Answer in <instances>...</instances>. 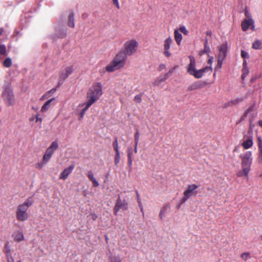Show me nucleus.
<instances>
[{
  "mask_svg": "<svg viewBox=\"0 0 262 262\" xmlns=\"http://www.w3.org/2000/svg\"><path fill=\"white\" fill-rule=\"evenodd\" d=\"M167 210V207L164 206L162 208V209L161 210L160 213H159V217L161 219V220H162L163 217L164 216V214Z\"/></svg>",
  "mask_w": 262,
  "mask_h": 262,
  "instance_id": "33",
  "label": "nucleus"
},
{
  "mask_svg": "<svg viewBox=\"0 0 262 262\" xmlns=\"http://www.w3.org/2000/svg\"><path fill=\"white\" fill-rule=\"evenodd\" d=\"M127 203L125 200H121L119 199L114 207L115 214H117V212L120 210H125L127 209Z\"/></svg>",
  "mask_w": 262,
  "mask_h": 262,
  "instance_id": "12",
  "label": "nucleus"
},
{
  "mask_svg": "<svg viewBox=\"0 0 262 262\" xmlns=\"http://www.w3.org/2000/svg\"><path fill=\"white\" fill-rule=\"evenodd\" d=\"M3 32V29L0 28V35L2 34Z\"/></svg>",
  "mask_w": 262,
  "mask_h": 262,
  "instance_id": "57",
  "label": "nucleus"
},
{
  "mask_svg": "<svg viewBox=\"0 0 262 262\" xmlns=\"http://www.w3.org/2000/svg\"><path fill=\"white\" fill-rule=\"evenodd\" d=\"M260 238L262 239V235H260Z\"/></svg>",
  "mask_w": 262,
  "mask_h": 262,
  "instance_id": "63",
  "label": "nucleus"
},
{
  "mask_svg": "<svg viewBox=\"0 0 262 262\" xmlns=\"http://www.w3.org/2000/svg\"><path fill=\"white\" fill-rule=\"evenodd\" d=\"M113 4L116 6V7L119 9H120V5L119 4L118 0H113Z\"/></svg>",
  "mask_w": 262,
  "mask_h": 262,
  "instance_id": "48",
  "label": "nucleus"
},
{
  "mask_svg": "<svg viewBox=\"0 0 262 262\" xmlns=\"http://www.w3.org/2000/svg\"><path fill=\"white\" fill-rule=\"evenodd\" d=\"M204 53H205L204 52H203V51H201L199 53V54L200 56L202 55Z\"/></svg>",
  "mask_w": 262,
  "mask_h": 262,
  "instance_id": "54",
  "label": "nucleus"
},
{
  "mask_svg": "<svg viewBox=\"0 0 262 262\" xmlns=\"http://www.w3.org/2000/svg\"><path fill=\"white\" fill-rule=\"evenodd\" d=\"M210 51V49L209 47V46L207 45V41L206 42L205 46H204V49L203 50V52L205 53H208Z\"/></svg>",
  "mask_w": 262,
  "mask_h": 262,
  "instance_id": "42",
  "label": "nucleus"
},
{
  "mask_svg": "<svg viewBox=\"0 0 262 262\" xmlns=\"http://www.w3.org/2000/svg\"><path fill=\"white\" fill-rule=\"evenodd\" d=\"M65 35H66V33H64V34L62 36H61V37H62L64 36Z\"/></svg>",
  "mask_w": 262,
  "mask_h": 262,
  "instance_id": "59",
  "label": "nucleus"
},
{
  "mask_svg": "<svg viewBox=\"0 0 262 262\" xmlns=\"http://www.w3.org/2000/svg\"><path fill=\"white\" fill-rule=\"evenodd\" d=\"M126 57L122 52H119L113 59L105 67V70L113 72L123 68L126 63Z\"/></svg>",
  "mask_w": 262,
  "mask_h": 262,
  "instance_id": "4",
  "label": "nucleus"
},
{
  "mask_svg": "<svg viewBox=\"0 0 262 262\" xmlns=\"http://www.w3.org/2000/svg\"><path fill=\"white\" fill-rule=\"evenodd\" d=\"M0 54L3 55H6V49L4 45H0Z\"/></svg>",
  "mask_w": 262,
  "mask_h": 262,
  "instance_id": "38",
  "label": "nucleus"
},
{
  "mask_svg": "<svg viewBox=\"0 0 262 262\" xmlns=\"http://www.w3.org/2000/svg\"><path fill=\"white\" fill-rule=\"evenodd\" d=\"M139 43L135 39L127 40L124 44L123 54L126 56H132L136 54L138 50Z\"/></svg>",
  "mask_w": 262,
  "mask_h": 262,
  "instance_id": "6",
  "label": "nucleus"
},
{
  "mask_svg": "<svg viewBox=\"0 0 262 262\" xmlns=\"http://www.w3.org/2000/svg\"><path fill=\"white\" fill-rule=\"evenodd\" d=\"M134 151L136 153L137 152V145H136V143H135Z\"/></svg>",
  "mask_w": 262,
  "mask_h": 262,
  "instance_id": "52",
  "label": "nucleus"
},
{
  "mask_svg": "<svg viewBox=\"0 0 262 262\" xmlns=\"http://www.w3.org/2000/svg\"><path fill=\"white\" fill-rule=\"evenodd\" d=\"M56 99L54 97H53L48 101H47L45 104L41 106L40 111L42 113L46 112L50 108V106L52 104L53 105H55L56 104Z\"/></svg>",
  "mask_w": 262,
  "mask_h": 262,
  "instance_id": "13",
  "label": "nucleus"
},
{
  "mask_svg": "<svg viewBox=\"0 0 262 262\" xmlns=\"http://www.w3.org/2000/svg\"><path fill=\"white\" fill-rule=\"evenodd\" d=\"M113 147H114L115 152L119 151L118 141L116 139L113 142Z\"/></svg>",
  "mask_w": 262,
  "mask_h": 262,
  "instance_id": "37",
  "label": "nucleus"
},
{
  "mask_svg": "<svg viewBox=\"0 0 262 262\" xmlns=\"http://www.w3.org/2000/svg\"><path fill=\"white\" fill-rule=\"evenodd\" d=\"M2 96L4 100L8 105H13L14 104V94L9 85L4 88Z\"/></svg>",
  "mask_w": 262,
  "mask_h": 262,
  "instance_id": "7",
  "label": "nucleus"
},
{
  "mask_svg": "<svg viewBox=\"0 0 262 262\" xmlns=\"http://www.w3.org/2000/svg\"><path fill=\"white\" fill-rule=\"evenodd\" d=\"M246 66H247V61H246V59H244V62H243V66H244V67H246Z\"/></svg>",
  "mask_w": 262,
  "mask_h": 262,
  "instance_id": "51",
  "label": "nucleus"
},
{
  "mask_svg": "<svg viewBox=\"0 0 262 262\" xmlns=\"http://www.w3.org/2000/svg\"><path fill=\"white\" fill-rule=\"evenodd\" d=\"M241 258L245 261L250 258V253L249 252H245L241 255Z\"/></svg>",
  "mask_w": 262,
  "mask_h": 262,
  "instance_id": "36",
  "label": "nucleus"
},
{
  "mask_svg": "<svg viewBox=\"0 0 262 262\" xmlns=\"http://www.w3.org/2000/svg\"><path fill=\"white\" fill-rule=\"evenodd\" d=\"M168 78V74L166 73L164 76H160L157 77L152 83V85L154 86H158L160 84L166 80Z\"/></svg>",
  "mask_w": 262,
  "mask_h": 262,
  "instance_id": "16",
  "label": "nucleus"
},
{
  "mask_svg": "<svg viewBox=\"0 0 262 262\" xmlns=\"http://www.w3.org/2000/svg\"><path fill=\"white\" fill-rule=\"evenodd\" d=\"M219 57L218 58L225 59L226 57V53L227 51V46L226 44L221 45L219 49Z\"/></svg>",
  "mask_w": 262,
  "mask_h": 262,
  "instance_id": "18",
  "label": "nucleus"
},
{
  "mask_svg": "<svg viewBox=\"0 0 262 262\" xmlns=\"http://www.w3.org/2000/svg\"><path fill=\"white\" fill-rule=\"evenodd\" d=\"M207 34H210V32H207Z\"/></svg>",
  "mask_w": 262,
  "mask_h": 262,
  "instance_id": "62",
  "label": "nucleus"
},
{
  "mask_svg": "<svg viewBox=\"0 0 262 262\" xmlns=\"http://www.w3.org/2000/svg\"><path fill=\"white\" fill-rule=\"evenodd\" d=\"M30 120L31 121H33L34 120V118L33 117L31 118L30 119Z\"/></svg>",
  "mask_w": 262,
  "mask_h": 262,
  "instance_id": "58",
  "label": "nucleus"
},
{
  "mask_svg": "<svg viewBox=\"0 0 262 262\" xmlns=\"http://www.w3.org/2000/svg\"><path fill=\"white\" fill-rule=\"evenodd\" d=\"M115 155L114 156V162L115 165L117 166L119 164L120 160V151L118 152H115Z\"/></svg>",
  "mask_w": 262,
  "mask_h": 262,
  "instance_id": "27",
  "label": "nucleus"
},
{
  "mask_svg": "<svg viewBox=\"0 0 262 262\" xmlns=\"http://www.w3.org/2000/svg\"><path fill=\"white\" fill-rule=\"evenodd\" d=\"M8 262H14V261L13 259H12V260H11L10 258H8Z\"/></svg>",
  "mask_w": 262,
  "mask_h": 262,
  "instance_id": "53",
  "label": "nucleus"
},
{
  "mask_svg": "<svg viewBox=\"0 0 262 262\" xmlns=\"http://www.w3.org/2000/svg\"><path fill=\"white\" fill-rule=\"evenodd\" d=\"M213 57L212 56H210L209 57V59H208V63L209 64H210V66L209 67H211L212 68V64L213 63Z\"/></svg>",
  "mask_w": 262,
  "mask_h": 262,
  "instance_id": "47",
  "label": "nucleus"
},
{
  "mask_svg": "<svg viewBox=\"0 0 262 262\" xmlns=\"http://www.w3.org/2000/svg\"><path fill=\"white\" fill-rule=\"evenodd\" d=\"M35 122H40V123L42 122V119L39 117L38 114H36V115Z\"/></svg>",
  "mask_w": 262,
  "mask_h": 262,
  "instance_id": "49",
  "label": "nucleus"
},
{
  "mask_svg": "<svg viewBox=\"0 0 262 262\" xmlns=\"http://www.w3.org/2000/svg\"><path fill=\"white\" fill-rule=\"evenodd\" d=\"M74 168V165H72L65 168L60 173L59 179L63 180L67 179L69 174L72 172Z\"/></svg>",
  "mask_w": 262,
  "mask_h": 262,
  "instance_id": "15",
  "label": "nucleus"
},
{
  "mask_svg": "<svg viewBox=\"0 0 262 262\" xmlns=\"http://www.w3.org/2000/svg\"><path fill=\"white\" fill-rule=\"evenodd\" d=\"M199 185L196 184L189 185L184 192V196L182 199V203L186 202L189 198L195 196L198 193Z\"/></svg>",
  "mask_w": 262,
  "mask_h": 262,
  "instance_id": "8",
  "label": "nucleus"
},
{
  "mask_svg": "<svg viewBox=\"0 0 262 262\" xmlns=\"http://www.w3.org/2000/svg\"><path fill=\"white\" fill-rule=\"evenodd\" d=\"M253 142L252 137H249L242 143V146L245 149H248L253 146Z\"/></svg>",
  "mask_w": 262,
  "mask_h": 262,
  "instance_id": "19",
  "label": "nucleus"
},
{
  "mask_svg": "<svg viewBox=\"0 0 262 262\" xmlns=\"http://www.w3.org/2000/svg\"><path fill=\"white\" fill-rule=\"evenodd\" d=\"M73 71V68L72 66H69L65 68L63 70H62L60 74V78L64 80L66 79Z\"/></svg>",
  "mask_w": 262,
  "mask_h": 262,
  "instance_id": "14",
  "label": "nucleus"
},
{
  "mask_svg": "<svg viewBox=\"0 0 262 262\" xmlns=\"http://www.w3.org/2000/svg\"><path fill=\"white\" fill-rule=\"evenodd\" d=\"M189 58L190 63L187 66L186 70L190 75L194 76L195 78H201L205 73L212 71V68L211 67H205L200 70H196V61L194 57L192 56H189Z\"/></svg>",
  "mask_w": 262,
  "mask_h": 262,
  "instance_id": "2",
  "label": "nucleus"
},
{
  "mask_svg": "<svg viewBox=\"0 0 262 262\" xmlns=\"http://www.w3.org/2000/svg\"><path fill=\"white\" fill-rule=\"evenodd\" d=\"M224 60V59L218 58L217 63L215 67V70L220 69L222 68Z\"/></svg>",
  "mask_w": 262,
  "mask_h": 262,
  "instance_id": "32",
  "label": "nucleus"
},
{
  "mask_svg": "<svg viewBox=\"0 0 262 262\" xmlns=\"http://www.w3.org/2000/svg\"><path fill=\"white\" fill-rule=\"evenodd\" d=\"M54 152L48 148L43 156L45 161H49Z\"/></svg>",
  "mask_w": 262,
  "mask_h": 262,
  "instance_id": "23",
  "label": "nucleus"
},
{
  "mask_svg": "<svg viewBox=\"0 0 262 262\" xmlns=\"http://www.w3.org/2000/svg\"><path fill=\"white\" fill-rule=\"evenodd\" d=\"M241 56L244 59H246L249 58L248 53L243 50L241 51Z\"/></svg>",
  "mask_w": 262,
  "mask_h": 262,
  "instance_id": "39",
  "label": "nucleus"
},
{
  "mask_svg": "<svg viewBox=\"0 0 262 262\" xmlns=\"http://www.w3.org/2000/svg\"><path fill=\"white\" fill-rule=\"evenodd\" d=\"M240 157L242 159V170L237 172V176L239 177H245L248 179L252 162V152L247 151L244 155H241Z\"/></svg>",
  "mask_w": 262,
  "mask_h": 262,
  "instance_id": "1",
  "label": "nucleus"
},
{
  "mask_svg": "<svg viewBox=\"0 0 262 262\" xmlns=\"http://www.w3.org/2000/svg\"><path fill=\"white\" fill-rule=\"evenodd\" d=\"M58 147V144L56 141L52 142L50 146L48 147L50 149L54 152Z\"/></svg>",
  "mask_w": 262,
  "mask_h": 262,
  "instance_id": "26",
  "label": "nucleus"
},
{
  "mask_svg": "<svg viewBox=\"0 0 262 262\" xmlns=\"http://www.w3.org/2000/svg\"><path fill=\"white\" fill-rule=\"evenodd\" d=\"M18 262H21V261H20V260H19Z\"/></svg>",
  "mask_w": 262,
  "mask_h": 262,
  "instance_id": "64",
  "label": "nucleus"
},
{
  "mask_svg": "<svg viewBox=\"0 0 262 262\" xmlns=\"http://www.w3.org/2000/svg\"><path fill=\"white\" fill-rule=\"evenodd\" d=\"M252 48L256 50L260 49L262 48V43L260 40H256L252 44Z\"/></svg>",
  "mask_w": 262,
  "mask_h": 262,
  "instance_id": "25",
  "label": "nucleus"
},
{
  "mask_svg": "<svg viewBox=\"0 0 262 262\" xmlns=\"http://www.w3.org/2000/svg\"><path fill=\"white\" fill-rule=\"evenodd\" d=\"M259 150V155L258 157V161L260 164H262V148H258Z\"/></svg>",
  "mask_w": 262,
  "mask_h": 262,
  "instance_id": "41",
  "label": "nucleus"
},
{
  "mask_svg": "<svg viewBox=\"0 0 262 262\" xmlns=\"http://www.w3.org/2000/svg\"><path fill=\"white\" fill-rule=\"evenodd\" d=\"M56 91V89H52V90L49 91L46 93H45L44 95H43L40 98V100H43L45 99H47L49 98L52 94H53L55 91Z\"/></svg>",
  "mask_w": 262,
  "mask_h": 262,
  "instance_id": "24",
  "label": "nucleus"
},
{
  "mask_svg": "<svg viewBox=\"0 0 262 262\" xmlns=\"http://www.w3.org/2000/svg\"><path fill=\"white\" fill-rule=\"evenodd\" d=\"M48 161H45L44 160V158H42V161L40 162H38V163L36 164L35 167L36 168H38V169H41L42 168L43 166L48 162Z\"/></svg>",
  "mask_w": 262,
  "mask_h": 262,
  "instance_id": "30",
  "label": "nucleus"
},
{
  "mask_svg": "<svg viewBox=\"0 0 262 262\" xmlns=\"http://www.w3.org/2000/svg\"><path fill=\"white\" fill-rule=\"evenodd\" d=\"M87 176L89 179L92 182L94 187H97L99 185V183L94 177V174L91 171H88Z\"/></svg>",
  "mask_w": 262,
  "mask_h": 262,
  "instance_id": "20",
  "label": "nucleus"
},
{
  "mask_svg": "<svg viewBox=\"0 0 262 262\" xmlns=\"http://www.w3.org/2000/svg\"><path fill=\"white\" fill-rule=\"evenodd\" d=\"M242 30L246 31L248 29L254 30V21L253 19H244L241 24Z\"/></svg>",
  "mask_w": 262,
  "mask_h": 262,
  "instance_id": "11",
  "label": "nucleus"
},
{
  "mask_svg": "<svg viewBox=\"0 0 262 262\" xmlns=\"http://www.w3.org/2000/svg\"><path fill=\"white\" fill-rule=\"evenodd\" d=\"M258 148H262V139L260 136L257 137Z\"/></svg>",
  "mask_w": 262,
  "mask_h": 262,
  "instance_id": "45",
  "label": "nucleus"
},
{
  "mask_svg": "<svg viewBox=\"0 0 262 262\" xmlns=\"http://www.w3.org/2000/svg\"><path fill=\"white\" fill-rule=\"evenodd\" d=\"M161 67H162V68H163L164 67H165V66L164 65H162L161 66Z\"/></svg>",
  "mask_w": 262,
  "mask_h": 262,
  "instance_id": "60",
  "label": "nucleus"
},
{
  "mask_svg": "<svg viewBox=\"0 0 262 262\" xmlns=\"http://www.w3.org/2000/svg\"><path fill=\"white\" fill-rule=\"evenodd\" d=\"M172 72H173V70L172 69V70H169V72L167 73L169 74H171Z\"/></svg>",
  "mask_w": 262,
  "mask_h": 262,
  "instance_id": "55",
  "label": "nucleus"
},
{
  "mask_svg": "<svg viewBox=\"0 0 262 262\" xmlns=\"http://www.w3.org/2000/svg\"><path fill=\"white\" fill-rule=\"evenodd\" d=\"M132 153L131 151H129L128 154V163L129 166H132Z\"/></svg>",
  "mask_w": 262,
  "mask_h": 262,
  "instance_id": "44",
  "label": "nucleus"
},
{
  "mask_svg": "<svg viewBox=\"0 0 262 262\" xmlns=\"http://www.w3.org/2000/svg\"><path fill=\"white\" fill-rule=\"evenodd\" d=\"M140 209H141V212H143V207L141 205H140Z\"/></svg>",
  "mask_w": 262,
  "mask_h": 262,
  "instance_id": "56",
  "label": "nucleus"
},
{
  "mask_svg": "<svg viewBox=\"0 0 262 262\" xmlns=\"http://www.w3.org/2000/svg\"><path fill=\"white\" fill-rule=\"evenodd\" d=\"M102 85L99 82L95 83L89 89L86 95V102L92 105L102 95Z\"/></svg>",
  "mask_w": 262,
  "mask_h": 262,
  "instance_id": "5",
  "label": "nucleus"
},
{
  "mask_svg": "<svg viewBox=\"0 0 262 262\" xmlns=\"http://www.w3.org/2000/svg\"><path fill=\"white\" fill-rule=\"evenodd\" d=\"M33 203L32 198L27 199L23 203L19 204L16 210V217L17 221L25 222L29 219L27 210Z\"/></svg>",
  "mask_w": 262,
  "mask_h": 262,
  "instance_id": "3",
  "label": "nucleus"
},
{
  "mask_svg": "<svg viewBox=\"0 0 262 262\" xmlns=\"http://www.w3.org/2000/svg\"><path fill=\"white\" fill-rule=\"evenodd\" d=\"M258 125L262 127V120H259L258 122Z\"/></svg>",
  "mask_w": 262,
  "mask_h": 262,
  "instance_id": "50",
  "label": "nucleus"
},
{
  "mask_svg": "<svg viewBox=\"0 0 262 262\" xmlns=\"http://www.w3.org/2000/svg\"><path fill=\"white\" fill-rule=\"evenodd\" d=\"M241 101V99H232L224 104V107L236 105L238 104Z\"/></svg>",
  "mask_w": 262,
  "mask_h": 262,
  "instance_id": "22",
  "label": "nucleus"
},
{
  "mask_svg": "<svg viewBox=\"0 0 262 262\" xmlns=\"http://www.w3.org/2000/svg\"><path fill=\"white\" fill-rule=\"evenodd\" d=\"M91 105L88 102L80 103L75 110V113L78 116V120L81 121L84 117L86 111Z\"/></svg>",
  "mask_w": 262,
  "mask_h": 262,
  "instance_id": "9",
  "label": "nucleus"
},
{
  "mask_svg": "<svg viewBox=\"0 0 262 262\" xmlns=\"http://www.w3.org/2000/svg\"><path fill=\"white\" fill-rule=\"evenodd\" d=\"M110 262H121V258L119 255H115L111 257Z\"/></svg>",
  "mask_w": 262,
  "mask_h": 262,
  "instance_id": "31",
  "label": "nucleus"
},
{
  "mask_svg": "<svg viewBox=\"0 0 262 262\" xmlns=\"http://www.w3.org/2000/svg\"><path fill=\"white\" fill-rule=\"evenodd\" d=\"M249 73V70L247 68V67H245L243 69V74L242 75V78L243 79H244L245 77L248 75Z\"/></svg>",
  "mask_w": 262,
  "mask_h": 262,
  "instance_id": "34",
  "label": "nucleus"
},
{
  "mask_svg": "<svg viewBox=\"0 0 262 262\" xmlns=\"http://www.w3.org/2000/svg\"><path fill=\"white\" fill-rule=\"evenodd\" d=\"M134 100L137 103H140L142 101V98L140 95H137L134 97Z\"/></svg>",
  "mask_w": 262,
  "mask_h": 262,
  "instance_id": "40",
  "label": "nucleus"
},
{
  "mask_svg": "<svg viewBox=\"0 0 262 262\" xmlns=\"http://www.w3.org/2000/svg\"><path fill=\"white\" fill-rule=\"evenodd\" d=\"M172 42V39L170 36H169L166 38L164 41L163 48L164 55L167 57H169L171 55V53L170 52V45Z\"/></svg>",
  "mask_w": 262,
  "mask_h": 262,
  "instance_id": "10",
  "label": "nucleus"
},
{
  "mask_svg": "<svg viewBox=\"0 0 262 262\" xmlns=\"http://www.w3.org/2000/svg\"><path fill=\"white\" fill-rule=\"evenodd\" d=\"M140 134L138 132H136L135 134V143L138 145Z\"/></svg>",
  "mask_w": 262,
  "mask_h": 262,
  "instance_id": "43",
  "label": "nucleus"
},
{
  "mask_svg": "<svg viewBox=\"0 0 262 262\" xmlns=\"http://www.w3.org/2000/svg\"><path fill=\"white\" fill-rule=\"evenodd\" d=\"M178 30L186 35L188 34V31L185 26H181Z\"/></svg>",
  "mask_w": 262,
  "mask_h": 262,
  "instance_id": "35",
  "label": "nucleus"
},
{
  "mask_svg": "<svg viewBox=\"0 0 262 262\" xmlns=\"http://www.w3.org/2000/svg\"><path fill=\"white\" fill-rule=\"evenodd\" d=\"M14 240L17 242H20L24 240V235L21 230L15 231L12 234Z\"/></svg>",
  "mask_w": 262,
  "mask_h": 262,
  "instance_id": "17",
  "label": "nucleus"
},
{
  "mask_svg": "<svg viewBox=\"0 0 262 262\" xmlns=\"http://www.w3.org/2000/svg\"><path fill=\"white\" fill-rule=\"evenodd\" d=\"M68 25L70 27L72 28L74 27V15L73 14L70 15L69 17V23Z\"/></svg>",
  "mask_w": 262,
  "mask_h": 262,
  "instance_id": "29",
  "label": "nucleus"
},
{
  "mask_svg": "<svg viewBox=\"0 0 262 262\" xmlns=\"http://www.w3.org/2000/svg\"><path fill=\"white\" fill-rule=\"evenodd\" d=\"M245 15L246 16L245 19H248V18L252 19L251 15H250V14L249 13V12L247 10H245Z\"/></svg>",
  "mask_w": 262,
  "mask_h": 262,
  "instance_id": "46",
  "label": "nucleus"
},
{
  "mask_svg": "<svg viewBox=\"0 0 262 262\" xmlns=\"http://www.w3.org/2000/svg\"><path fill=\"white\" fill-rule=\"evenodd\" d=\"M161 67H162V68H163L164 67H165V66L164 65H162L161 66Z\"/></svg>",
  "mask_w": 262,
  "mask_h": 262,
  "instance_id": "61",
  "label": "nucleus"
},
{
  "mask_svg": "<svg viewBox=\"0 0 262 262\" xmlns=\"http://www.w3.org/2000/svg\"><path fill=\"white\" fill-rule=\"evenodd\" d=\"M12 64V61L10 58H7L3 62V65L6 68L10 67Z\"/></svg>",
  "mask_w": 262,
  "mask_h": 262,
  "instance_id": "28",
  "label": "nucleus"
},
{
  "mask_svg": "<svg viewBox=\"0 0 262 262\" xmlns=\"http://www.w3.org/2000/svg\"><path fill=\"white\" fill-rule=\"evenodd\" d=\"M174 36L176 42L178 45H180L183 37L182 34L179 32V30L176 29L174 31Z\"/></svg>",
  "mask_w": 262,
  "mask_h": 262,
  "instance_id": "21",
  "label": "nucleus"
}]
</instances>
